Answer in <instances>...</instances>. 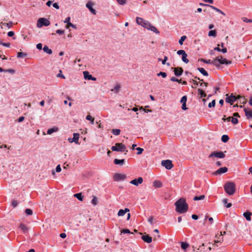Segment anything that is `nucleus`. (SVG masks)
<instances>
[{"instance_id":"obj_17","label":"nucleus","mask_w":252,"mask_h":252,"mask_svg":"<svg viewBox=\"0 0 252 252\" xmlns=\"http://www.w3.org/2000/svg\"><path fill=\"white\" fill-rule=\"evenodd\" d=\"M141 238L145 242L147 243H150L152 241V238L149 235H143Z\"/></svg>"},{"instance_id":"obj_33","label":"nucleus","mask_w":252,"mask_h":252,"mask_svg":"<svg viewBox=\"0 0 252 252\" xmlns=\"http://www.w3.org/2000/svg\"><path fill=\"white\" fill-rule=\"evenodd\" d=\"M182 56V61L186 63H188L189 62V61L187 58L188 56L187 54L186 53L185 54H184V55H183Z\"/></svg>"},{"instance_id":"obj_4","label":"nucleus","mask_w":252,"mask_h":252,"mask_svg":"<svg viewBox=\"0 0 252 252\" xmlns=\"http://www.w3.org/2000/svg\"><path fill=\"white\" fill-rule=\"evenodd\" d=\"M50 24V22L49 20L44 18H40L37 21V27L41 28L43 26H48Z\"/></svg>"},{"instance_id":"obj_47","label":"nucleus","mask_w":252,"mask_h":252,"mask_svg":"<svg viewBox=\"0 0 252 252\" xmlns=\"http://www.w3.org/2000/svg\"><path fill=\"white\" fill-rule=\"evenodd\" d=\"M215 105H216V101L214 99V100H213L211 102L209 103L208 107L209 108L214 107L215 106Z\"/></svg>"},{"instance_id":"obj_50","label":"nucleus","mask_w":252,"mask_h":252,"mask_svg":"<svg viewBox=\"0 0 252 252\" xmlns=\"http://www.w3.org/2000/svg\"><path fill=\"white\" fill-rule=\"evenodd\" d=\"M158 76H161L163 78H165L167 76V74L164 72H159L157 74Z\"/></svg>"},{"instance_id":"obj_57","label":"nucleus","mask_w":252,"mask_h":252,"mask_svg":"<svg viewBox=\"0 0 252 252\" xmlns=\"http://www.w3.org/2000/svg\"><path fill=\"white\" fill-rule=\"evenodd\" d=\"M243 20L245 22L252 23V19H248V18H247L246 17L243 18Z\"/></svg>"},{"instance_id":"obj_36","label":"nucleus","mask_w":252,"mask_h":252,"mask_svg":"<svg viewBox=\"0 0 252 252\" xmlns=\"http://www.w3.org/2000/svg\"><path fill=\"white\" fill-rule=\"evenodd\" d=\"M27 56V54L24 52H18L17 53V58H23Z\"/></svg>"},{"instance_id":"obj_60","label":"nucleus","mask_w":252,"mask_h":252,"mask_svg":"<svg viewBox=\"0 0 252 252\" xmlns=\"http://www.w3.org/2000/svg\"><path fill=\"white\" fill-rule=\"evenodd\" d=\"M185 53H186V52L183 50H180L178 51V52H177V54L179 55H183Z\"/></svg>"},{"instance_id":"obj_55","label":"nucleus","mask_w":252,"mask_h":252,"mask_svg":"<svg viewBox=\"0 0 252 252\" xmlns=\"http://www.w3.org/2000/svg\"><path fill=\"white\" fill-rule=\"evenodd\" d=\"M136 150H137V155H140L142 154V152L143 151V149L141 148L138 147L136 148Z\"/></svg>"},{"instance_id":"obj_31","label":"nucleus","mask_w":252,"mask_h":252,"mask_svg":"<svg viewBox=\"0 0 252 252\" xmlns=\"http://www.w3.org/2000/svg\"><path fill=\"white\" fill-rule=\"evenodd\" d=\"M91 203L94 206H95L97 204L98 201L96 196L94 195L93 196V198L91 200Z\"/></svg>"},{"instance_id":"obj_59","label":"nucleus","mask_w":252,"mask_h":252,"mask_svg":"<svg viewBox=\"0 0 252 252\" xmlns=\"http://www.w3.org/2000/svg\"><path fill=\"white\" fill-rule=\"evenodd\" d=\"M56 32L59 34H63L64 33V31L62 30H57Z\"/></svg>"},{"instance_id":"obj_61","label":"nucleus","mask_w":252,"mask_h":252,"mask_svg":"<svg viewBox=\"0 0 252 252\" xmlns=\"http://www.w3.org/2000/svg\"><path fill=\"white\" fill-rule=\"evenodd\" d=\"M70 17H67V18H65V20L64 21V23H66V25H67L68 23H70Z\"/></svg>"},{"instance_id":"obj_32","label":"nucleus","mask_w":252,"mask_h":252,"mask_svg":"<svg viewBox=\"0 0 252 252\" xmlns=\"http://www.w3.org/2000/svg\"><path fill=\"white\" fill-rule=\"evenodd\" d=\"M58 130V128L57 127H53V128L49 129L47 130V133L48 134H51L54 132L57 131Z\"/></svg>"},{"instance_id":"obj_62","label":"nucleus","mask_w":252,"mask_h":252,"mask_svg":"<svg viewBox=\"0 0 252 252\" xmlns=\"http://www.w3.org/2000/svg\"><path fill=\"white\" fill-rule=\"evenodd\" d=\"M61 167L60 166V165H58L57 166L56 168V171L57 172H60L61 171Z\"/></svg>"},{"instance_id":"obj_41","label":"nucleus","mask_w":252,"mask_h":252,"mask_svg":"<svg viewBox=\"0 0 252 252\" xmlns=\"http://www.w3.org/2000/svg\"><path fill=\"white\" fill-rule=\"evenodd\" d=\"M168 60V58L167 56L164 57V59L162 61V64L163 65L166 64L167 66H169L170 65V64L169 63H166V61Z\"/></svg>"},{"instance_id":"obj_28","label":"nucleus","mask_w":252,"mask_h":252,"mask_svg":"<svg viewBox=\"0 0 252 252\" xmlns=\"http://www.w3.org/2000/svg\"><path fill=\"white\" fill-rule=\"evenodd\" d=\"M43 51L46 52V53L51 55L52 54V50L49 48V47L45 45L43 48Z\"/></svg>"},{"instance_id":"obj_35","label":"nucleus","mask_w":252,"mask_h":252,"mask_svg":"<svg viewBox=\"0 0 252 252\" xmlns=\"http://www.w3.org/2000/svg\"><path fill=\"white\" fill-rule=\"evenodd\" d=\"M229 139V138L227 135H223L221 136V141L224 143L227 142Z\"/></svg>"},{"instance_id":"obj_39","label":"nucleus","mask_w":252,"mask_h":252,"mask_svg":"<svg viewBox=\"0 0 252 252\" xmlns=\"http://www.w3.org/2000/svg\"><path fill=\"white\" fill-rule=\"evenodd\" d=\"M121 132V130L119 129H113L112 130V133L115 135H118L120 134Z\"/></svg>"},{"instance_id":"obj_3","label":"nucleus","mask_w":252,"mask_h":252,"mask_svg":"<svg viewBox=\"0 0 252 252\" xmlns=\"http://www.w3.org/2000/svg\"><path fill=\"white\" fill-rule=\"evenodd\" d=\"M113 151L123 152L126 150V147L122 143H117L115 144V146L111 147Z\"/></svg>"},{"instance_id":"obj_10","label":"nucleus","mask_w":252,"mask_h":252,"mask_svg":"<svg viewBox=\"0 0 252 252\" xmlns=\"http://www.w3.org/2000/svg\"><path fill=\"white\" fill-rule=\"evenodd\" d=\"M79 134L78 133H74L73 134V137L72 138H69L68 139V141L69 143L74 142L77 144H79Z\"/></svg>"},{"instance_id":"obj_53","label":"nucleus","mask_w":252,"mask_h":252,"mask_svg":"<svg viewBox=\"0 0 252 252\" xmlns=\"http://www.w3.org/2000/svg\"><path fill=\"white\" fill-rule=\"evenodd\" d=\"M57 76L58 77H61V78H62L63 79L65 78V76L63 74L62 71L61 70H60L59 73L57 75Z\"/></svg>"},{"instance_id":"obj_42","label":"nucleus","mask_w":252,"mask_h":252,"mask_svg":"<svg viewBox=\"0 0 252 252\" xmlns=\"http://www.w3.org/2000/svg\"><path fill=\"white\" fill-rule=\"evenodd\" d=\"M86 119L87 120H89V121H91V123L92 124H94V118L91 115H87V117H86Z\"/></svg>"},{"instance_id":"obj_21","label":"nucleus","mask_w":252,"mask_h":252,"mask_svg":"<svg viewBox=\"0 0 252 252\" xmlns=\"http://www.w3.org/2000/svg\"><path fill=\"white\" fill-rule=\"evenodd\" d=\"M252 214L250 212L247 211L243 214V216L245 217L246 219L250 221L251 220V216Z\"/></svg>"},{"instance_id":"obj_8","label":"nucleus","mask_w":252,"mask_h":252,"mask_svg":"<svg viewBox=\"0 0 252 252\" xmlns=\"http://www.w3.org/2000/svg\"><path fill=\"white\" fill-rule=\"evenodd\" d=\"M220 64H228L231 63V61H228L227 59L223 58L222 56H220L215 58Z\"/></svg>"},{"instance_id":"obj_6","label":"nucleus","mask_w":252,"mask_h":252,"mask_svg":"<svg viewBox=\"0 0 252 252\" xmlns=\"http://www.w3.org/2000/svg\"><path fill=\"white\" fill-rule=\"evenodd\" d=\"M161 165L168 170L171 169L173 167L172 161L169 159L162 160Z\"/></svg>"},{"instance_id":"obj_63","label":"nucleus","mask_w":252,"mask_h":252,"mask_svg":"<svg viewBox=\"0 0 252 252\" xmlns=\"http://www.w3.org/2000/svg\"><path fill=\"white\" fill-rule=\"evenodd\" d=\"M14 35V32L12 31L9 32L7 33V35L9 37H12Z\"/></svg>"},{"instance_id":"obj_51","label":"nucleus","mask_w":252,"mask_h":252,"mask_svg":"<svg viewBox=\"0 0 252 252\" xmlns=\"http://www.w3.org/2000/svg\"><path fill=\"white\" fill-rule=\"evenodd\" d=\"M120 89V86L119 85H117L115 86V88L111 90V91H115V92L116 93H118Z\"/></svg>"},{"instance_id":"obj_15","label":"nucleus","mask_w":252,"mask_h":252,"mask_svg":"<svg viewBox=\"0 0 252 252\" xmlns=\"http://www.w3.org/2000/svg\"><path fill=\"white\" fill-rule=\"evenodd\" d=\"M183 71H184V70L182 67H175L174 69V74L176 76H181L183 74Z\"/></svg>"},{"instance_id":"obj_56","label":"nucleus","mask_w":252,"mask_h":252,"mask_svg":"<svg viewBox=\"0 0 252 252\" xmlns=\"http://www.w3.org/2000/svg\"><path fill=\"white\" fill-rule=\"evenodd\" d=\"M11 204L13 207H16L17 206L18 203L17 200H12Z\"/></svg>"},{"instance_id":"obj_54","label":"nucleus","mask_w":252,"mask_h":252,"mask_svg":"<svg viewBox=\"0 0 252 252\" xmlns=\"http://www.w3.org/2000/svg\"><path fill=\"white\" fill-rule=\"evenodd\" d=\"M121 233H133L130 232V230L128 229H124L121 230Z\"/></svg>"},{"instance_id":"obj_25","label":"nucleus","mask_w":252,"mask_h":252,"mask_svg":"<svg viewBox=\"0 0 252 252\" xmlns=\"http://www.w3.org/2000/svg\"><path fill=\"white\" fill-rule=\"evenodd\" d=\"M197 69L203 75L206 76H208V72L203 68L198 67Z\"/></svg>"},{"instance_id":"obj_2","label":"nucleus","mask_w":252,"mask_h":252,"mask_svg":"<svg viewBox=\"0 0 252 252\" xmlns=\"http://www.w3.org/2000/svg\"><path fill=\"white\" fill-rule=\"evenodd\" d=\"M224 189L226 193L229 195H233L236 191V186L232 182H226L224 186Z\"/></svg>"},{"instance_id":"obj_5","label":"nucleus","mask_w":252,"mask_h":252,"mask_svg":"<svg viewBox=\"0 0 252 252\" xmlns=\"http://www.w3.org/2000/svg\"><path fill=\"white\" fill-rule=\"evenodd\" d=\"M143 25V27L146 28L149 30H151L156 33L158 34L159 33L157 29L155 26H153L149 21H146Z\"/></svg>"},{"instance_id":"obj_9","label":"nucleus","mask_w":252,"mask_h":252,"mask_svg":"<svg viewBox=\"0 0 252 252\" xmlns=\"http://www.w3.org/2000/svg\"><path fill=\"white\" fill-rule=\"evenodd\" d=\"M214 157L218 158H224L225 157V155L221 151L218 152H212L209 156V158H212Z\"/></svg>"},{"instance_id":"obj_49","label":"nucleus","mask_w":252,"mask_h":252,"mask_svg":"<svg viewBox=\"0 0 252 252\" xmlns=\"http://www.w3.org/2000/svg\"><path fill=\"white\" fill-rule=\"evenodd\" d=\"M0 44L3 46L8 47V48L10 47V43L9 42L4 43V42H2L1 41H0Z\"/></svg>"},{"instance_id":"obj_37","label":"nucleus","mask_w":252,"mask_h":252,"mask_svg":"<svg viewBox=\"0 0 252 252\" xmlns=\"http://www.w3.org/2000/svg\"><path fill=\"white\" fill-rule=\"evenodd\" d=\"M198 92L199 94L200 95L201 97H205L206 96L205 92L200 89H198Z\"/></svg>"},{"instance_id":"obj_1","label":"nucleus","mask_w":252,"mask_h":252,"mask_svg":"<svg viewBox=\"0 0 252 252\" xmlns=\"http://www.w3.org/2000/svg\"><path fill=\"white\" fill-rule=\"evenodd\" d=\"M176 211L179 214H184L188 210V205L184 198H180L175 203Z\"/></svg>"},{"instance_id":"obj_20","label":"nucleus","mask_w":252,"mask_h":252,"mask_svg":"<svg viewBox=\"0 0 252 252\" xmlns=\"http://www.w3.org/2000/svg\"><path fill=\"white\" fill-rule=\"evenodd\" d=\"M226 120L227 122L231 121L232 123L234 125L237 124L238 123V120L236 118L228 117L226 118Z\"/></svg>"},{"instance_id":"obj_16","label":"nucleus","mask_w":252,"mask_h":252,"mask_svg":"<svg viewBox=\"0 0 252 252\" xmlns=\"http://www.w3.org/2000/svg\"><path fill=\"white\" fill-rule=\"evenodd\" d=\"M228 170V169L226 167H221L219 168L218 170L216 171L213 174L214 175H217V174H221L222 173H224L226 172Z\"/></svg>"},{"instance_id":"obj_48","label":"nucleus","mask_w":252,"mask_h":252,"mask_svg":"<svg viewBox=\"0 0 252 252\" xmlns=\"http://www.w3.org/2000/svg\"><path fill=\"white\" fill-rule=\"evenodd\" d=\"M187 100V97L186 95H184L182 97L180 102L182 104H184V103H186Z\"/></svg>"},{"instance_id":"obj_22","label":"nucleus","mask_w":252,"mask_h":252,"mask_svg":"<svg viewBox=\"0 0 252 252\" xmlns=\"http://www.w3.org/2000/svg\"><path fill=\"white\" fill-rule=\"evenodd\" d=\"M146 20H144L143 18L140 17H136V22L138 25H141L143 26V24L145 22Z\"/></svg>"},{"instance_id":"obj_27","label":"nucleus","mask_w":252,"mask_h":252,"mask_svg":"<svg viewBox=\"0 0 252 252\" xmlns=\"http://www.w3.org/2000/svg\"><path fill=\"white\" fill-rule=\"evenodd\" d=\"M162 183L159 181H155L153 183V186L155 188H159L162 187Z\"/></svg>"},{"instance_id":"obj_14","label":"nucleus","mask_w":252,"mask_h":252,"mask_svg":"<svg viewBox=\"0 0 252 252\" xmlns=\"http://www.w3.org/2000/svg\"><path fill=\"white\" fill-rule=\"evenodd\" d=\"M83 74L84 78L89 80L95 81L96 78L92 76V75L90 74L88 71H84Z\"/></svg>"},{"instance_id":"obj_45","label":"nucleus","mask_w":252,"mask_h":252,"mask_svg":"<svg viewBox=\"0 0 252 252\" xmlns=\"http://www.w3.org/2000/svg\"><path fill=\"white\" fill-rule=\"evenodd\" d=\"M187 38L186 36L183 35L181 36V38L179 40V43L180 45H182L183 44V42Z\"/></svg>"},{"instance_id":"obj_23","label":"nucleus","mask_w":252,"mask_h":252,"mask_svg":"<svg viewBox=\"0 0 252 252\" xmlns=\"http://www.w3.org/2000/svg\"><path fill=\"white\" fill-rule=\"evenodd\" d=\"M13 25V22L12 21L9 22V23H0V26L1 28H2V26H6L8 29L11 28L12 27Z\"/></svg>"},{"instance_id":"obj_52","label":"nucleus","mask_w":252,"mask_h":252,"mask_svg":"<svg viewBox=\"0 0 252 252\" xmlns=\"http://www.w3.org/2000/svg\"><path fill=\"white\" fill-rule=\"evenodd\" d=\"M25 213L28 215H32V211L31 209H26L25 210Z\"/></svg>"},{"instance_id":"obj_7","label":"nucleus","mask_w":252,"mask_h":252,"mask_svg":"<svg viewBox=\"0 0 252 252\" xmlns=\"http://www.w3.org/2000/svg\"><path fill=\"white\" fill-rule=\"evenodd\" d=\"M226 96L227 97L225 98V101L231 105H232L233 103L237 99V97L234 96L233 94H231L229 96L227 94Z\"/></svg>"},{"instance_id":"obj_34","label":"nucleus","mask_w":252,"mask_h":252,"mask_svg":"<svg viewBox=\"0 0 252 252\" xmlns=\"http://www.w3.org/2000/svg\"><path fill=\"white\" fill-rule=\"evenodd\" d=\"M220 63L218 61H217V60H216L215 59L213 60L212 64L215 65L217 68H220Z\"/></svg>"},{"instance_id":"obj_44","label":"nucleus","mask_w":252,"mask_h":252,"mask_svg":"<svg viewBox=\"0 0 252 252\" xmlns=\"http://www.w3.org/2000/svg\"><path fill=\"white\" fill-rule=\"evenodd\" d=\"M200 61L204 63H207V64H212V63H213V60L212 61H211L210 60H206L203 59H201L200 60Z\"/></svg>"},{"instance_id":"obj_24","label":"nucleus","mask_w":252,"mask_h":252,"mask_svg":"<svg viewBox=\"0 0 252 252\" xmlns=\"http://www.w3.org/2000/svg\"><path fill=\"white\" fill-rule=\"evenodd\" d=\"M19 228L23 231V233H26L28 232L29 228L27 226H26L24 224L21 223Z\"/></svg>"},{"instance_id":"obj_18","label":"nucleus","mask_w":252,"mask_h":252,"mask_svg":"<svg viewBox=\"0 0 252 252\" xmlns=\"http://www.w3.org/2000/svg\"><path fill=\"white\" fill-rule=\"evenodd\" d=\"M245 115L248 119H252V110H249L247 108H244Z\"/></svg>"},{"instance_id":"obj_43","label":"nucleus","mask_w":252,"mask_h":252,"mask_svg":"<svg viewBox=\"0 0 252 252\" xmlns=\"http://www.w3.org/2000/svg\"><path fill=\"white\" fill-rule=\"evenodd\" d=\"M210 7L212 8L213 9L216 10V11L224 15H225V14L222 11H221L220 9H218V8L214 7V6L211 5V6H210Z\"/></svg>"},{"instance_id":"obj_13","label":"nucleus","mask_w":252,"mask_h":252,"mask_svg":"<svg viewBox=\"0 0 252 252\" xmlns=\"http://www.w3.org/2000/svg\"><path fill=\"white\" fill-rule=\"evenodd\" d=\"M143 180L142 177H139L137 179H135L130 182V183L136 186H138L139 184L143 183Z\"/></svg>"},{"instance_id":"obj_19","label":"nucleus","mask_w":252,"mask_h":252,"mask_svg":"<svg viewBox=\"0 0 252 252\" xmlns=\"http://www.w3.org/2000/svg\"><path fill=\"white\" fill-rule=\"evenodd\" d=\"M129 212V209L128 208H125L124 210L120 209L118 213V216H123L126 213Z\"/></svg>"},{"instance_id":"obj_30","label":"nucleus","mask_w":252,"mask_h":252,"mask_svg":"<svg viewBox=\"0 0 252 252\" xmlns=\"http://www.w3.org/2000/svg\"><path fill=\"white\" fill-rule=\"evenodd\" d=\"M74 196L80 201H82L83 199V196L82 195L81 193H75L74 194Z\"/></svg>"},{"instance_id":"obj_40","label":"nucleus","mask_w":252,"mask_h":252,"mask_svg":"<svg viewBox=\"0 0 252 252\" xmlns=\"http://www.w3.org/2000/svg\"><path fill=\"white\" fill-rule=\"evenodd\" d=\"M205 196L204 195H200V196H196L193 198V200L195 201L203 200L205 198Z\"/></svg>"},{"instance_id":"obj_26","label":"nucleus","mask_w":252,"mask_h":252,"mask_svg":"<svg viewBox=\"0 0 252 252\" xmlns=\"http://www.w3.org/2000/svg\"><path fill=\"white\" fill-rule=\"evenodd\" d=\"M125 159H115L114 160V163L115 164H120V165H123L124 164V162H125Z\"/></svg>"},{"instance_id":"obj_64","label":"nucleus","mask_w":252,"mask_h":252,"mask_svg":"<svg viewBox=\"0 0 252 252\" xmlns=\"http://www.w3.org/2000/svg\"><path fill=\"white\" fill-rule=\"evenodd\" d=\"M24 119H25V117L23 116H21L18 118V122L19 123H21V122H23L24 120Z\"/></svg>"},{"instance_id":"obj_58","label":"nucleus","mask_w":252,"mask_h":252,"mask_svg":"<svg viewBox=\"0 0 252 252\" xmlns=\"http://www.w3.org/2000/svg\"><path fill=\"white\" fill-rule=\"evenodd\" d=\"M4 72H7L13 74L15 73V70L13 69H5Z\"/></svg>"},{"instance_id":"obj_46","label":"nucleus","mask_w":252,"mask_h":252,"mask_svg":"<svg viewBox=\"0 0 252 252\" xmlns=\"http://www.w3.org/2000/svg\"><path fill=\"white\" fill-rule=\"evenodd\" d=\"M69 27H72L75 29H77L76 26L75 25H73L71 23H69L66 25V28L68 29Z\"/></svg>"},{"instance_id":"obj_29","label":"nucleus","mask_w":252,"mask_h":252,"mask_svg":"<svg viewBox=\"0 0 252 252\" xmlns=\"http://www.w3.org/2000/svg\"><path fill=\"white\" fill-rule=\"evenodd\" d=\"M181 248L184 250H186V249L189 247V244L187 242H181Z\"/></svg>"},{"instance_id":"obj_12","label":"nucleus","mask_w":252,"mask_h":252,"mask_svg":"<svg viewBox=\"0 0 252 252\" xmlns=\"http://www.w3.org/2000/svg\"><path fill=\"white\" fill-rule=\"evenodd\" d=\"M94 5V3L89 1L88 2V3L86 4V7L89 9L90 12L93 13V14L95 15L96 14V11L93 8V6Z\"/></svg>"},{"instance_id":"obj_38","label":"nucleus","mask_w":252,"mask_h":252,"mask_svg":"<svg viewBox=\"0 0 252 252\" xmlns=\"http://www.w3.org/2000/svg\"><path fill=\"white\" fill-rule=\"evenodd\" d=\"M208 35L210 36L216 37L217 35V32L215 30H211L209 31Z\"/></svg>"},{"instance_id":"obj_11","label":"nucleus","mask_w":252,"mask_h":252,"mask_svg":"<svg viewBox=\"0 0 252 252\" xmlns=\"http://www.w3.org/2000/svg\"><path fill=\"white\" fill-rule=\"evenodd\" d=\"M126 175L120 173H116L114 175L115 181H119L124 180L126 178Z\"/></svg>"}]
</instances>
